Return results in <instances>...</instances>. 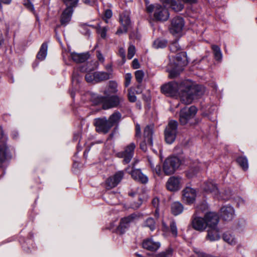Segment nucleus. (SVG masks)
Returning <instances> with one entry per match:
<instances>
[{"instance_id":"1","label":"nucleus","mask_w":257,"mask_h":257,"mask_svg":"<svg viewBox=\"0 0 257 257\" xmlns=\"http://www.w3.org/2000/svg\"><path fill=\"white\" fill-rule=\"evenodd\" d=\"M204 92V88L200 85H192L189 80H185L180 83V91L178 95L184 104H190L195 96H200Z\"/></svg>"},{"instance_id":"2","label":"nucleus","mask_w":257,"mask_h":257,"mask_svg":"<svg viewBox=\"0 0 257 257\" xmlns=\"http://www.w3.org/2000/svg\"><path fill=\"white\" fill-rule=\"evenodd\" d=\"M187 63L186 54L184 52L178 53L175 57L172 56L167 68L169 77L171 78L177 77Z\"/></svg>"},{"instance_id":"3","label":"nucleus","mask_w":257,"mask_h":257,"mask_svg":"<svg viewBox=\"0 0 257 257\" xmlns=\"http://www.w3.org/2000/svg\"><path fill=\"white\" fill-rule=\"evenodd\" d=\"M92 99L96 104L101 103L104 109L116 107L123 100L122 97L117 95L109 96V95L102 96L96 94H93L92 95Z\"/></svg>"},{"instance_id":"4","label":"nucleus","mask_w":257,"mask_h":257,"mask_svg":"<svg viewBox=\"0 0 257 257\" xmlns=\"http://www.w3.org/2000/svg\"><path fill=\"white\" fill-rule=\"evenodd\" d=\"M146 11L148 14L153 16L156 21H166L169 18L167 9L159 4L147 5Z\"/></svg>"},{"instance_id":"5","label":"nucleus","mask_w":257,"mask_h":257,"mask_svg":"<svg viewBox=\"0 0 257 257\" xmlns=\"http://www.w3.org/2000/svg\"><path fill=\"white\" fill-rule=\"evenodd\" d=\"M197 109L194 106L190 107H185L180 110L179 122L181 125L189 124L190 125L198 123V120L195 116Z\"/></svg>"},{"instance_id":"6","label":"nucleus","mask_w":257,"mask_h":257,"mask_svg":"<svg viewBox=\"0 0 257 257\" xmlns=\"http://www.w3.org/2000/svg\"><path fill=\"white\" fill-rule=\"evenodd\" d=\"M181 164L182 162L178 157H169L164 162L163 171L166 175L173 174Z\"/></svg>"},{"instance_id":"7","label":"nucleus","mask_w":257,"mask_h":257,"mask_svg":"<svg viewBox=\"0 0 257 257\" xmlns=\"http://www.w3.org/2000/svg\"><path fill=\"white\" fill-rule=\"evenodd\" d=\"M204 190L206 192H209L214 195V197L218 199L228 200L231 196L230 191L225 193H220L216 185V184L212 180H209L204 184Z\"/></svg>"},{"instance_id":"8","label":"nucleus","mask_w":257,"mask_h":257,"mask_svg":"<svg viewBox=\"0 0 257 257\" xmlns=\"http://www.w3.org/2000/svg\"><path fill=\"white\" fill-rule=\"evenodd\" d=\"M178 122L174 120H170L165 130V138L167 143L171 144L176 137L178 127Z\"/></svg>"},{"instance_id":"9","label":"nucleus","mask_w":257,"mask_h":257,"mask_svg":"<svg viewBox=\"0 0 257 257\" xmlns=\"http://www.w3.org/2000/svg\"><path fill=\"white\" fill-rule=\"evenodd\" d=\"M184 26L183 19L180 17H176L171 20L169 27L170 32L173 35H180Z\"/></svg>"},{"instance_id":"10","label":"nucleus","mask_w":257,"mask_h":257,"mask_svg":"<svg viewBox=\"0 0 257 257\" xmlns=\"http://www.w3.org/2000/svg\"><path fill=\"white\" fill-rule=\"evenodd\" d=\"M162 92L167 96H176L180 91V84L176 82H170L163 85Z\"/></svg>"},{"instance_id":"11","label":"nucleus","mask_w":257,"mask_h":257,"mask_svg":"<svg viewBox=\"0 0 257 257\" xmlns=\"http://www.w3.org/2000/svg\"><path fill=\"white\" fill-rule=\"evenodd\" d=\"M135 164L132 166L131 171H129L130 167L125 169V171L131 175L132 178L137 182L142 184H146L148 182V177L143 173L140 169L134 168Z\"/></svg>"},{"instance_id":"12","label":"nucleus","mask_w":257,"mask_h":257,"mask_svg":"<svg viewBox=\"0 0 257 257\" xmlns=\"http://www.w3.org/2000/svg\"><path fill=\"white\" fill-rule=\"evenodd\" d=\"M196 196V190L190 187H185L182 191V201L188 205L194 203Z\"/></svg>"},{"instance_id":"13","label":"nucleus","mask_w":257,"mask_h":257,"mask_svg":"<svg viewBox=\"0 0 257 257\" xmlns=\"http://www.w3.org/2000/svg\"><path fill=\"white\" fill-rule=\"evenodd\" d=\"M135 148V144L134 143H132L125 147L123 151L118 153L117 156L120 158H123V163L127 164L130 162L134 156Z\"/></svg>"},{"instance_id":"14","label":"nucleus","mask_w":257,"mask_h":257,"mask_svg":"<svg viewBox=\"0 0 257 257\" xmlns=\"http://www.w3.org/2000/svg\"><path fill=\"white\" fill-rule=\"evenodd\" d=\"M183 184V179L179 176H172L169 178L166 183L168 190L175 192L179 190Z\"/></svg>"},{"instance_id":"15","label":"nucleus","mask_w":257,"mask_h":257,"mask_svg":"<svg viewBox=\"0 0 257 257\" xmlns=\"http://www.w3.org/2000/svg\"><path fill=\"white\" fill-rule=\"evenodd\" d=\"M96 130L98 133L106 134L112 127L106 117L96 118L94 120Z\"/></svg>"},{"instance_id":"16","label":"nucleus","mask_w":257,"mask_h":257,"mask_svg":"<svg viewBox=\"0 0 257 257\" xmlns=\"http://www.w3.org/2000/svg\"><path fill=\"white\" fill-rule=\"evenodd\" d=\"M124 176V172L119 171L112 176L108 177L105 181L106 188L110 189L116 187L121 181Z\"/></svg>"},{"instance_id":"17","label":"nucleus","mask_w":257,"mask_h":257,"mask_svg":"<svg viewBox=\"0 0 257 257\" xmlns=\"http://www.w3.org/2000/svg\"><path fill=\"white\" fill-rule=\"evenodd\" d=\"M197 215L198 214L196 211L192 216V225L195 230L202 232L206 228L205 217L202 218Z\"/></svg>"},{"instance_id":"18","label":"nucleus","mask_w":257,"mask_h":257,"mask_svg":"<svg viewBox=\"0 0 257 257\" xmlns=\"http://www.w3.org/2000/svg\"><path fill=\"white\" fill-rule=\"evenodd\" d=\"M137 217V215L134 213L122 218L120 221L119 225L117 227V231L120 233L124 232L125 229L129 227L130 223L133 222Z\"/></svg>"},{"instance_id":"19","label":"nucleus","mask_w":257,"mask_h":257,"mask_svg":"<svg viewBox=\"0 0 257 257\" xmlns=\"http://www.w3.org/2000/svg\"><path fill=\"white\" fill-rule=\"evenodd\" d=\"M206 227L208 228L217 227L219 222V216L215 212H208L205 214V216Z\"/></svg>"},{"instance_id":"20","label":"nucleus","mask_w":257,"mask_h":257,"mask_svg":"<svg viewBox=\"0 0 257 257\" xmlns=\"http://www.w3.org/2000/svg\"><path fill=\"white\" fill-rule=\"evenodd\" d=\"M221 216L225 221H230L234 217V209L230 205L224 206L220 209Z\"/></svg>"},{"instance_id":"21","label":"nucleus","mask_w":257,"mask_h":257,"mask_svg":"<svg viewBox=\"0 0 257 257\" xmlns=\"http://www.w3.org/2000/svg\"><path fill=\"white\" fill-rule=\"evenodd\" d=\"M160 246V242L155 241L152 238L146 239L143 242V247L151 251H156Z\"/></svg>"},{"instance_id":"22","label":"nucleus","mask_w":257,"mask_h":257,"mask_svg":"<svg viewBox=\"0 0 257 257\" xmlns=\"http://www.w3.org/2000/svg\"><path fill=\"white\" fill-rule=\"evenodd\" d=\"M221 230L217 227L208 228L206 239L210 241H215L220 238Z\"/></svg>"},{"instance_id":"23","label":"nucleus","mask_w":257,"mask_h":257,"mask_svg":"<svg viewBox=\"0 0 257 257\" xmlns=\"http://www.w3.org/2000/svg\"><path fill=\"white\" fill-rule=\"evenodd\" d=\"M73 13V10L70 8H66L63 11L60 18V23L62 26H66L69 24L71 20Z\"/></svg>"},{"instance_id":"24","label":"nucleus","mask_w":257,"mask_h":257,"mask_svg":"<svg viewBox=\"0 0 257 257\" xmlns=\"http://www.w3.org/2000/svg\"><path fill=\"white\" fill-rule=\"evenodd\" d=\"M71 59L76 63H83L89 58V55L88 53H77L72 52L69 56Z\"/></svg>"},{"instance_id":"25","label":"nucleus","mask_w":257,"mask_h":257,"mask_svg":"<svg viewBox=\"0 0 257 257\" xmlns=\"http://www.w3.org/2000/svg\"><path fill=\"white\" fill-rule=\"evenodd\" d=\"M153 134V125H148L144 130V138L145 142H147L148 144L150 146L153 145L152 136Z\"/></svg>"},{"instance_id":"26","label":"nucleus","mask_w":257,"mask_h":257,"mask_svg":"<svg viewBox=\"0 0 257 257\" xmlns=\"http://www.w3.org/2000/svg\"><path fill=\"white\" fill-rule=\"evenodd\" d=\"M119 20L122 27H124V31H127L131 24V20L127 13H122L120 15Z\"/></svg>"},{"instance_id":"27","label":"nucleus","mask_w":257,"mask_h":257,"mask_svg":"<svg viewBox=\"0 0 257 257\" xmlns=\"http://www.w3.org/2000/svg\"><path fill=\"white\" fill-rule=\"evenodd\" d=\"M142 225L143 227L149 228L151 231H154L157 226L155 220L151 217L145 220Z\"/></svg>"},{"instance_id":"28","label":"nucleus","mask_w":257,"mask_h":257,"mask_svg":"<svg viewBox=\"0 0 257 257\" xmlns=\"http://www.w3.org/2000/svg\"><path fill=\"white\" fill-rule=\"evenodd\" d=\"M222 238L223 240L231 245L236 244V240L234 236L229 232H225L223 234Z\"/></svg>"},{"instance_id":"29","label":"nucleus","mask_w":257,"mask_h":257,"mask_svg":"<svg viewBox=\"0 0 257 257\" xmlns=\"http://www.w3.org/2000/svg\"><path fill=\"white\" fill-rule=\"evenodd\" d=\"M184 209L183 205L179 202H174L171 205V212L174 215H178L181 213Z\"/></svg>"},{"instance_id":"30","label":"nucleus","mask_w":257,"mask_h":257,"mask_svg":"<svg viewBox=\"0 0 257 257\" xmlns=\"http://www.w3.org/2000/svg\"><path fill=\"white\" fill-rule=\"evenodd\" d=\"M8 148L5 143L0 144V164L4 163L7 159Z\"/></svg>"},{"instance_id":"31","label":"nucleus","mask_w":257,"mask_h":257,"mask_svg":"<svg viewBox=\"0 0 257 257\" xmlns=\"http://www.w3.org/2000/svg\"><path fill=\"white\" fill-rule=\"evenodd\" d=\"M117 83L114 81H110L107 88L104 91L105 95H109L110 94L115 93L117 90Z\"/></svg>"},{"instance_id":"32","label":"nucleus","mask_w":257,"mask_h":257,"mask_svg":"<svg viewBox=\"0 0 257 257\" xmlns=\"http://www.w3.org/2000/svg\"><path fill=\"white\" fill-rule=\"evenodd\" d=\"M48 45L46 43L42 44L39 52L37 54V58L40 60H43L47 54Z\"/></svg>"},{"instance_id":"33","label":"nucleus","mask_w":257,"mask_h":257,"mask_svg":"<svg viewBox=\"0 0 257 257\" xmlns=\"http://www.w3.org/2000/svg\"><path fill=\"white\" fill-rule=\"evenodd\" d=\"M167 44L168 41L166 40L158 38L154 41L153 46L155 49H163L165 48Z\"/></svg>"},{"instance_id":"34","label":"nucleus","mask_w":257,"mask_h":257,"mask_svg":"<svg viewBox=\"0 0 257 257\" xmlns=\"http://www.w3.org/2000/svg\"><path fill=\"white\" fill-rule=\"evenodd\" d=\"M95 81L99 82L108 80L110 78V74L104 72H95Z\"/></svg>"},{"instance_id":"35","label":"nucleus","mask_w":257,"mask_h":257,"mask_svg":"<svg viewBox=\"0 0 257 257\" xmlns=\"http://www.w3.org/2000/svg\"><path fill=\"white\" fill-rule=\"evenodd\" d=\"M121 114L118 111L115 112L110 116L109 119L107 120L110 124H111V127H112L115 124L118 123L121 118Z\"/></svg>"},{"instance_id":"36","label":"nucleus","mask_w":257,"mask_h":257,"mask_svg":"<svg viewBox=\"0 0 257 257\" xmlns=\"http://www.w3.org/2000/svg\"><path fill=\"white\" fill-rule=\"evenodd\" d=\"M169 4L172 9L176 12L180 11L184 8V5L181 3L180 0H172Z\"/></svg>"},{"instance_id":"37","label":"nucleus","mask_w":257,"mask_h":257,"mask_svg":"<svg viewBox=\"0 0 257 257\" xmlns=\"http://www.w3.org/2000/svg\"><path fill=\"white\" fill-rule=\"evenodd\" d=\"M213 50L214 58L217 61H221L222 58V54L220 48L217 45H212L211 46Z\"/></svg>"},{"instance_id":"38","label":"nucleus","mask_w":257,"mask_h":257,"mask_svg":"<svg viewBox=\"0 0 257 257\" xmlns=\"http://www.w3.org/2000/svg\"><path fill=\"white\" fill-rule=\"evenodd\" d=\"M173 252V249L171 247H168L165 251L153 255L152 257H172Z\"/></svg>"},{"instance_id":"39","label":"nucleus","mask_w":257,"mask_h":257,"mask_svg":"<svg viewBox=\"0 0 257 257\" xmlns=\"http://www.w3.org/2000/svg\"><path fill=\"white\" fill-rule=\"evenodd\" d=\"M237 162L244 170L248 169V161L245 157H239L237 159Z\"/></svg>"},{"instance_id":"40","label":"nucleus","mask_w":257,"mask_h":257,"mask_svg":"<svg viewBox=\"0 0 257 257\" xmlns=\"http://www.w3.org/2000/svg\"><path fill=\"white\" fill-rule=\"evenodd\" d=\"M79 1V0H63L64 4L66 6V8H70L72 10L77 6Z\"/></svg>"},{"instance_id":"41","label":"nucleus","mask_w":257,"mask_h":257,"mask_svg":"<svg viewBox=\"0 0 257 257\" xmlns=\"http://www.w3.org/2000/svg\"><path fill=\"white\" fill-rule=\"evenodd\" d=\"M170 50L173 53H176L181 49L177 41H175L171 43L169 46Z\"/></svg>"},{"instance_id":"42","label":"nucleus","mask_w":257,"mask_h":257,"mask_svg":"<svg viewBox=\"0 0 257 257\" xmlns=\"http://www.w3.org/2000/svg\"><path fill=\"white\" fill-rule=\"evenodd\" d=\"M170 231L174 237H177L178 235V230L176 222L174 220H171L170 223Z\"/></svg>"},{"instance_id":"43","label":"nucleus","mask_w":257,"mask_h":257,"mask_svg":"<svg viewBox=\"0 0 257 257\" xmlns=\"http://www.w3.org/2000/svg\"><path fill=\"white\" fill-rule=\"evenodd\" d=\"M144 77V73L142 70H137L135 72V78L139 83H141Z\"/></svg>"},{"instance_id":"44","label":"nucleus","mask_w":257,"mask_h":257,"mask_svg":"<svg viewBox=\"0 0 257 257\" xmlns=\"http://www.w3.org/2000/svg\"><path fill=\"white\" fill-rule=\"evenodd\" d=\"M81 81V78L79 77L77 72L74 70L72 75V84L77 85Z\"/></svg>"},{"instance_id":"45","label":"nucleus","mask_w":257,"mask_h":257,"mask_svg":"<svg viewBox=\"0 0 257 257\" xmlns=\"http://www.w3.org/2000/svg\"><path fill=\"white\" fill-rule=\"evenodd\" d=\"M136 53V48L135 47L131 45L129 46L127 50V58L128 59H131L133 58V57L134 56L135 54Z\"/></svg>"},{"instance_id":"46","label":"nucleus","mask_w":257,"mask_h":257,"mask_svg":"<svg viewBox=\"0 0 257 257\" xmlns=\"http://www.w3.org/2000/svg\"><path fill=\"white\" fill-rule=\"evenodd\" d=\"M108 30L107 27H99L97 29V33L100 35V36L102 38L105 39L106 37V32Z\"/></svg>"},{"instance_id":"47","label":"nucleus","mask_w":257,"mask_h":257,"mask_svg":"<svg viewBox=\"0 0 257 257\" xmlns=\"http://www.w3.org/2000/svg\"><path fill=\"white\" fill-rule=\"evenodd\" d=\"M128 100L131 102H134L137 100V97L134 92L132 91V88L128 89Z\"/></svg>"},{"instance_id":"48","label":"nucleus","mask_w":257,"mask_h":257,"mask_svg":"<svg viewBox=\"0 0 257 257\" xmlns=\"http://www.w3.org/2000/svg\"><path fill=\"white\" fill-rule=\"evenodd\" d=\"M85 79L88 82H92L95 81V76L94 73H88L85 75Z\"/></svg>"},{"instance_id":"49","label":"nucleus","mask_w":257,"mask_h":257,"mask_svg":"<svg viewBox=\"0 0 257 257\" xmlns=\"http://www.w3.org/2000/svg\"><path fill=\"white\" fill-rule=\"evenodd\" d=\"M124 86L127 87L131 84L132 76L131 73H126L125 75Z\"/></svg>"},{"instance_id":"50","label":"nucleus","mask_w":257,"mask_h":257,"mask_svg":"<svg viewBox=\"0 0 257 257\" xmlns=\"http://www.w3.org/2000/svg\"><path fill=\"white\" fill-rule=\"evenodd\" d=\"M153 205L156 208L155 213L157 217H158L159 216V209L158 208V205H159V199L158 198H155L153 199L152 201Z\"/></svg>"},{"instance_id":"51","label":"nucleus","mask_w":257,"mask_h":257,"mask_svg":"<svg viewBox=\"0 0 257 257\" xmlns=\"http://www.w3.org/2000/svg\"><path fill=\"white\" fill-rule=\"evenodd\" d=\"M112 13L110 10L107 9L105 11L103 19L106 23H108V19H110L112 17Z\"/></svg>"},{"instance_id":"52","label":"nucleus","mask_w":257,"mask_h":257,"mask_svg":"<svg viewBox=\"0 0 257 257\" xmlns=\"http://www.w3.org/2000/svg\"><path fill=\"white\" fill-rule=\"evenodd\" d=\"M197 167V169L199 170L201 168H202V164H197V165L195 166H192L191 169H190V170L189 171L190 172H188L187 175L188 177H192L193 176V175H195V173H194L193 172V168H196Z\"/></svg>"},{"instance_id":"53","label":"nucleus","mask_w":257,"mask_h":257,"mask_svg":"<svg viewBox=\"0 0 257 257\" xmlns=\"http://www.w3.org/2000/svg\"><path fill=\"white\" fill-rule=\"evenodd\" d=\"M235 202L236 203L238 207L243 206L245 204V200L239 196L235 198Z\"/></svg>"},{"instance_id":"54","label":"nucleus","mask_w":257,"mask_h":257,"mask_svg":"<svg viewBox=\"0 0 257 257\" xmlns=\"http://www.w3.org/2000/svg\"><path fill=\"white\" fill-rule=\"evenodd\" d=\"M24 5L29 10L33 11L34 10V6L30 0H26L24 2Z\"/></svg>"},{"instance_id":"55","label":"nucleus","mask_w":257,"mask_h":257,"mask_svg":"<svg viewBox=\"0 0 257 257\" xmlns=\"http://www.w3.org/2000/svg\"><path fill=\"white\" fill-rule=\"evenodd\" d=\"M154 173H156L158 175H160L161 173V166L158 164L154 166V169H152Z\"/></svg>"},{"instance_id":"56","label":"nucleus","mask_w":257,"mask_h":257,"mask_svg":"<svg viewBox=\"0 0 257 257\" xmlns=\"http://www.w3.org/2000/svg\"><path fill=\"white\" fill-rule=\"evenodd\" d=\"M141 135V127L139 124H137L136 126V136L140 137Z\"/></svg>"},{"instance_id":"57","label":"nucleus","mask_w":257,"mask_h":257,"mask_svg":"<svg viewBox=\"0 0 257 257\" xmlns=\"http://www.w3.org/2000/svg\"><path fill=\"white\" fill-rule=\"evenodd\" d=\"M132 66L134 69H138L140 67V64L137 59H135L132 62Z\"/></svg>"},{"instance_id":"58","label":"nucleus","mask_w":257,"mask_h":257,"mask_svg":"<svg viewBox=\"0 0 257 257\" xmlns=\"http://www.w3.org/2000/svg\"><path fill=\"white\" fill-rule=\"evenodd\" d=\"M96 55H97V59H98V60L100 62H101L102 63L104 62V58L103 56V55L99 51H97Z\"/></svg>"},{"instance_id":"59","label":"nucleus","mask_w":257,"mask_h":257,"mask_svg":"<svg viewBox=\"0 0 257 257\" xmlns=\"http://www.w3.org/2000/svg\"><path fill=\"white\" fill-rule=\"evenodd\" d=\"M119 55L122 57L123 59H125V51L123 48H120L118 51Z\"/></svg>"},{"instance_id":"60","label":"nucleus","mask_w":257,"mask_h":257,"mask_svg":"<svg viewBox=\"0 0 257 257\" xmlns=\"http://www.w3.org/2000/svg\"><path fill=\"white\" fill-rule=\"evenodd\" d=\"M147 145L150 146L148 144L147 142V141L145 142V141L144 140V142L140 144V148H141V149L142 150H143L144 151H146V146Z\"/></svg>"},{"instance_id":"61","label":"nucleus","mask_w":257,"mask_h":257,"mask_svg":"<svg viewBox=\"0 0 257 257\" xmlns=\"http://www.w3.org/2000/svg\"><path fill=\"white\" fill-rule=\"evenodd\" d=\"M82 2L86 5L92 6L93 5L96 0H82Z\"/></svg>"},{"instance_id":"62","label":"nucleus","mask_w":257,"mask_h":257,"mask_svg":"<svg viewBox=\"0 0 257 257\" xmlns=\"http://www.w3.org/2000/svg\"><path fill=\"white\" fill-rule=\"evenodd\" d=\"M142 203V200L141 199H140L139 202L138 203L132 204V206L134 209H138L141 205Z\"/></svg>"},{"instance_id":"63","label":"nucleus","mask_w":257,"mask_h":257,"mask_svg":"<svg viewBox=\"0 0 257 257\" xmlns=\"http://www.w3.org/2000/svg\"><path fill=\"white\" fill-rule=\"evenodd\" d=\"M162 230L163 232H166L169 230L167 224L162 221Z\"/></svg>"},{"instance_id":"64","label":"nucleus","mask_w":257,"mask_h":257,"mask_svg":"<svg viewBox=\"0 0 257 257\" xmlns=\"http://www.w3.org/2000/svg\"><path fill=\"white\" fill-rule=\"evenodd\" d=\"M127 31H124V27H122V28H120L117 30L116 34H118V35H120L122 33H125L127 32Z\"/></svg>"}]
</instances>
